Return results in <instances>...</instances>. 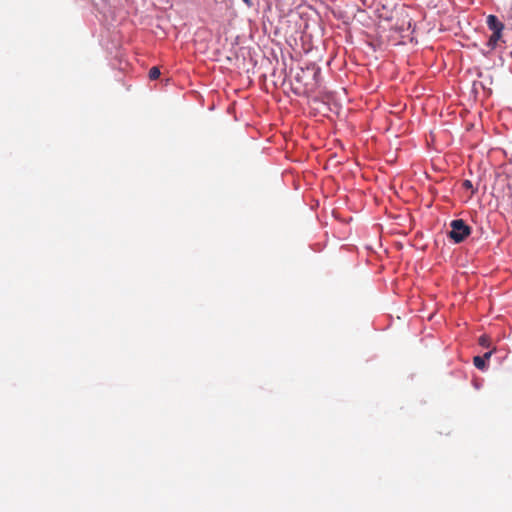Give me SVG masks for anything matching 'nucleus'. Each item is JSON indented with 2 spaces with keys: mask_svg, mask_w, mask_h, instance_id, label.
Returning <instances> with one entry per match:
<instances>
[{
  "mask_svg": "<svg viewBox=\"0 0 512 512\" xmlns=\"http://www.w3.org/2000/svg\"><path fill=\"white\" fill-rule=\"evenodd\" d=\"M487 25L492 31H503L504 29V24L495 15L487 17Z\"/></svg>",
  "mask_w": 512,
  "mask_h": 512,
  "instance_id": "f03ea898",
  "label": "nucleus"
},
{
  "mask_svg": "<svg viewBox=\"0 0 512 512\" xmlns=\"http://www.w3.org/2000/svg\"><path fill=\"white\" fill-rule=\"evenodd\" d=\"M492 355V351L486 352L482 357L484 358V361L486 362L487 359H489Z\"/></svg>",
  "mask_w": 512,
  "mask_h": 512,
  "instance_id": "6e6552de",
  "label": "nucleus"
},
{
  "mask_svg": "<svg viewBox=\"0 0 512 512\" xmlns=\"http://www.w3.org/2000/svg\"><path fill=\"white\" fill-rule=\"evenodd\" d=\"M501 37L502 31H493L492 35L489 38L488 45L491 48H495Z\"/></svg>",
  "mask_w": 512,
  "mask_h": 512,
  "instance_id": "7ed1b4c3",
  "label": "nucleus"
},
{
  "mask_svg": "<svg viewBox=\"0 0 512 512\" xmlns=\"http://www.w3.org/2000/svg\"><path fill=\"white\" fill-rule=\"evenodd\" d=\"M160 74H161V73H160V70H159V68H158V67H156V66L152 67V68L149 70V78H150L151 80H156V79H158V78H159V76H160Z\"/></svg>",
  "mask_w": 512,
  "mask_h": 512,
  "instance_id": "39448f33",
  "label": "nucleus"
},
{
  "mask_svg": "<svg viewBox=\"0 0 512 512\" xmlns=\"http://www.w3.org/2000/svg\"><path fill=\"white\" fill-rule=\"evenodd\" d=\"M463 187L466 188V189H472V182L470 180H465L463 182Z\"/></svg>",
  "mask_w": 512,
  "mask_h": 512,
  "instance_id": "0eeeda50",
  "label": "nucleus"
},
{
  "mask_svg": "<svg viewBox=\"0 0 512 512\" xmlns=\"http://www.w3.org/2000/svg\"><path fill=\"white\" fill-rule=\"evenodd\" d=\"M450 228L448 236L454 243L463 242L471 234V227L462 219L452 220Z\"/></svg>",
  "mask_w": 512,
  "mask_h": 512,
  "instance_id": "f257e3e1",
  "label": "nucleus"
},
{
  "mask_svg": "<svg viewBox=\"0 0 512 512\" xmlns=\"http://www.w3.org/2000/svg\"><path fill=\"white\" fill-rule=\"evenodd\" d=\"M243 2L248 6L251 7L253 5L252 0H243Z\"/></svg>",
  "mask_w": 512,
  "mask_h": 512,
  "instance_id": "1a4fd4ad",
  "label": "nucleus"
},
{
  "mask_svg": "<svg viewBox=\"0 0 512 512\" xmlns=\"http://www.w3.org/2000/svg\"><path fill=\"white\" fill-rule=\"evenodd\" d=\"M473 363L475 367L480 370H484L486 368V362L484 361V358L481 356H475L473 359Z\"/></svg>",
  "mask_w": 512,
  "mask_h": 512,
  "instance_id": "20e7f679",
  "label": "nucleus"
},
{
  "mask_svg": "<svg viewBox=\"0 0 512 512\" xmlns=\"http://www.w3.org/2000/svg\"><path fill=\"white\" fill-rule=\"evenodd\" d=\"M479 344L483 347H489V339L487 336L483 335L479 338Z\"/></svg>",
  "mask_w": 512,
  "mask_h": 512,
  "instance_id": "423d86ee",
  "label": "nucleus"
}]
</instances>
